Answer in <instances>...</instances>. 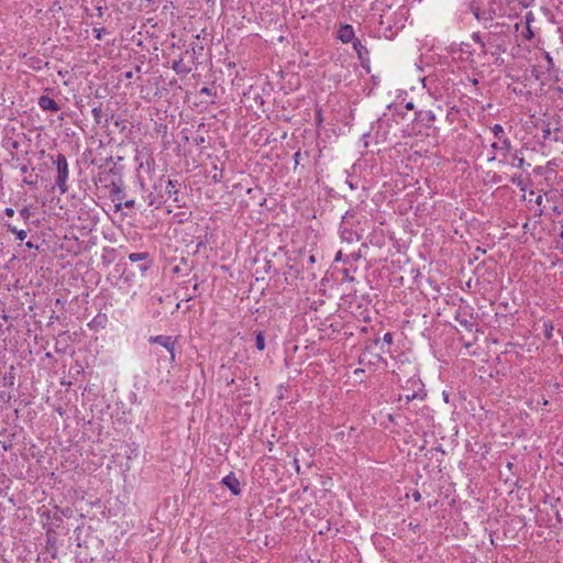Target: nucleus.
Instances as JSON below:
<instances>
[{
    "label": "nucleus",
    "mask_w": 563,
    "mask_h": 563,
    "mask_svg": "<svg viewBox=\"0 0 563 563\" xmlns=\"http://www.w3.org/2000/svg\"><path fill=\"white\" fill-rule=\"evenodd\" d=\"M53 163L56 165V179L55 184L62 195L66 194L69 189L68 187V178H69V167L67 158L64 154H57L55 157H52Z\"/></svg>",
    "instance_id": "1"
},
{
    "label": "nucleus",
    "mask_w": 563,
    "mask_h": 563,
    "mask_svg": "<svg viewBox=\"0 0 563 563\" xmlns=\"http://www.w3.org/2000/svg\"><path fill=\"white\" fill-rule=\"evenodd\" d=\"M148 342L152 344H159L165 347L169 353L170 362H175V346L176 339L168 335H155L148 339Z\"/></svg>",
    "instance_id": "2"
},
{
    "label": "nucleus",
    "mask_w": 563,
    "mask_h": 563,
    "mask_svg": "<svg viewBox=\"0 0 563 563\" xmlns=\"http://www.w3.org/2000/svg\"><path fill=\"white\" fill-rule=\"evenodd\" d=\"M492 132L499 142H501L500 152L504 154L508 153L511 150V142L510 140L505 135V131L501 124L496 123L492 126Z\"/></svg>",
    "instance_id": "3"
},
{
    "label": "nucleus",
    "mask_w": 563,
    "mask_h": 563,
    "mask_svg": "<svg viewBox=\"0 0 563 563\" xmlns=\"http://www.w3.org/2000/svg\"><path fill=\"white\" fill-rule=\"evenodd\" d=\"M336 38L342 43H352L355 40L353 26L350 24H341L338 30Z\"/></svg>",
    "instance_id": "4"
},
{
    "label": "nucleus",
    "mask_w": 563,
    "mask_h": 563,
    "mask_svg": "<svg viewBox=\"0 0 563 563\" xmlns=\"http://www.w3.org/2000/svg\"><path fill=\"white\" fill-rule=\"evenodd\" d=\"M222 484L234 495L241 494L240 481L234 473H230L222 478Z\"/></svg>",
    "instance_id": "5"
},
{
    "label": "nucleus",
    "mask_w": 563,
    "mask_h": 563,
    "mask_svg": "<svg viewBox=\"0 0 563 563\" xmlns=\"http://www.w3.org/2000/svg\"><path fill=\"white\" fill-rule=\"evenodd\" d=\"M505 51L503 46L495 41V36L488 34L486 38V48L484 49V55L490 54L492 56L498 58L500 52Z\"/></svg>",
    "instance_id": "6"
},
{
    "label": "nucleus",
    "mask_w": 563,
    "mask_h": 563,
    "mask_svg": "<svg viewBox=\"0 0 563 563\" xmlns=\"http://www.w3.org/2000/svg\"><path fill=\"white\" fill-rule=\"evenodd\" d=\"M38 107L43 111L57 112L60 110L59 104L51 97L43 95L37 100Z\"/></svg>",
    "instance_id": "7"
},
{
    "label": "nucleus",
    "mask_w": 563,
    "mask_h": 563,
    "mask_svg": "<svg viewBox=\"0 0 563 563\" xmlns=\"http://www.w3.org/2000/svg\"><path fill=\"white\" fill-rule=\"evenodd\" d=\"M353 48L357 54L358 59L363 63L365 59H368V49L367 47L358 40L355 38L353 42Z\"/></svg>",
    "instance_id": "8"
},
{
    "label": "nucleus",
    "mask_w": 563,
    "mask_h": 563,
    "mask_svg": "<svg viewBox=\"0 0 563 563\" xmlns=\"http://www.w3.org/2000/svg\"><path fill=\"white\" fill-rule=\"evenodd\" d=\"M4 227L7 229L8 232L12 233L15 235L16 240L19 241H24L27 236V231L26 230H23V229H18L15 225H13L12 223H4Z\"/></svg>",
    "instance_id": "9"
},
{
    "label": "nucleus",
    "mask_w": 563,
    "mask_h": 563,
    "mask_svg": "<svg viewBox=\"0 0 563 563\" xmlns=\"http://www.w3.org/2000/svg\"><path fill=\"white\" fill-rule=\"evenodd\" d=\"M172 68L178 75H187L190 73V68L185 65L181 58L178 60H174Z\"/></svg>",
    "instance_id": "10"
},
{
    "label": "nucleus",
    "mask_w": 563,
    "mask_h": 563,
    "mask_svg": "<svg viewBox=\"0 0 563 563\" xmlns=\"http://www.w3.org/2000/svg\"><path fill=\"white\" fill-rule=\"evenodd\" d=\"M420 119H421V121L426 122L427 126H431V123L435 121V114L431 110L421 111Z\"/></svg>",
    "instance_id": "11"
},
{
    "label": "nucleus",
    "mask_w": 563,
    "mask_h": 563,
    "mask_svg": "<svg viewBox=\"0 0 563 563\" xmlns=\"http://www.w3.org/2000/svg\"><path fill=\"white\" fill-rule=\"evenodd\" d=\"M150 254L147 252H137V253H131L129 254V260L132 263L142 262L147 260Z\"/></svg>",
    "instance_id": "12"
},
{
    "label": "nucleus",
    "mask_w": 563,
    "mask_h": 563,
    "mask_svg": "<svg viewBox=\"0 0 563 563\" xmlns=\"http://www.w3.org/2000/svg\"><path fill=\"white\" fill-rule=\"evenodd\" d=\"M166 194L172 197L173 195H177L178 194V189H177V181H173V180H167V184H166Z\"/></svg>",
    "instance_id": "13"
},
{
    "label": "nucleus",
    "mask_w": 563,
    "mask_h": 563,
    "mask_svg": "<svg viewBox=\"0 0 563 563\" xmlns=\"http://www.w3.org/2000/svg\"><path fill=\"white\" fill-rule=\"evenodd\" d=\"M255 345L260 351H263L265 349V338L262 332H258L256 334Z\"/></svg>",
    "instance_id": "14"
},
{
    "label": "nucleus",
    "mask_w": 563,
    "mask_h": 563,
    "mask_svg": "<svg viewBox=\"0 0 563 563\" xmlns=\"http://www.w3.org/2000/svg\"><path fill=\"white\" fill-rule=\"evenodd\" d=\"M472 38L482 47V52L484 53V49L486 48V40H483L478 33H473Z\"/></svg>",
    "instance_id": "15"
},
{
    "label": "nucleus",
    "mask_w": 563,
    "mask_h": 563,
    "mask_svg": "<svg viewBox=\"0 0 563 563\" xmlns=\"http://www.w3.org/2000/svg\"><path fill=\"white\" fill-rule=\"evenodd\" d=\"M459 115V110L455 109L454 107L450 108L449 111L446 112V121H449L450 123H453V121L455 120V118Z\"/></svg>",
    "instance_id": "16"
},
{
    "label": "nucleus",
    "mask_w": 563,
    "mask_h": 563,
    "mask_svg": "<svg viewBox=\"0 0 563 563\" xmlns=\"http://www.w3.org/2000/svg\"><path fill=\"white\" fill-rule=\"evenodd\" d=\"M19 216L21 217V219L24 220V222H27L30 220V217H31L30 208L29 207H23L21 210H19Z\"/></svg>",
    "instance_id": "17"
},
{
    "label": "nucleus",
    "mask_w": 563,
    "mask_h": 563,
    "mask_svg": "<svg viewBox=\"0 0 563 563\" xmlns=\"http://www.w3.org/2000/svg\"><path fill=\"white\" fill-rule=\"evenodd\" d=\"M457 52H461L462 54L463 53H467L468 56L472 55V52L470 49L465 51L462 45H459V46L457 45H454V46L452 45L451 46V53L452 54H456Z\"/></svg>",
    "instance_id": "18"
},
{
    "label": "nucleus",
    "mask_w": 563,
    "mask_h": 563,
    "mask_svg": "<svg viewBox=\"0 0 563 563\" xmlns=\"http://www.w3.org/2000/svg\"><path fill=\"white\" fill-rule=\"evenodd\" d=\"M514 161L516 162V167L523 168L526 165V161L523 157L519 156L518 154L514 155Z\"/></svg>",
    "instance_id": "19"
},
{
    "label": "nucleus",
    "mask_w": 563,
    "mask_h": 563,
    "mask_svg": "<svg viewBox=\"0 0 563 563\" xmlns=\"http://www.w3.org/2000/svg\"><path fill=\"white\" fill-rule=\"evenodd\" d=\"M552 331H553V325L551 322H545L544 323V335L547 339H551L552 338Z\"/></svg>",
    "instance_id": "20"
},
{
    "label": "nucleus",
    "mask_w": 563,
    "mask_h": 563,
    "mask_svg": "<svg viewBox=\"0 0 563 563\" xmlns=\"http://www.w3.org/2000/svg\"><path fill=\"white\" fill-rule=\"evenodd\" d=\"M417 394L416 393H412V394H406V395H400L399 396V400H405L406 402H410L412 401L413 399L417 398Z\"/></svg>",
    "instance_id": "21"
},
{
    "label": "nucleus",
    "mask_w": 563,
    "mask_h": 563,
    "mask_svg": "<svg viewBox=\"0 0 563 563\" xmlns=\"http://www.w3.org/2000/svg\"><path fill=\"white\" fill-rule=\"evenodd\" d=\"M384 343L390 345L393 343V334L390 332H387L383 336Z\"/></svg>",
    "instance_id": "22"
},
{
    "label": "nucleus",
    "mask_w": 563,
    "mask_h": 563,
    "mask_svg": "<svg viewBox=\"0 0 563 563\" xmlns=\"http://www.w3.org/2000/svg\"><path fill=\"white\" fill-rule=\"evenodd\" d=\"M525 19H526L527 26H529L530 23L534 20L533 13L532 12L526 13Z\"/></svg>",
    "instance_id": "23"
},
{
    "label": "nucleus",
    "mask_w": 563,
    "mask_h": 563,
    "mask_svg": "<svg viewBox=\"0 0 563 563\" xmlns=\"http://www.w3.org/2000/svg\"><path fill=\"white\" fill-rule=\"evenodd\" d=\"M3 212L7 217H10V218L14 216V210L11 207H7Z\"/></svg>",
    "instance_id": "24"
},
{
    "label": "nucleus",
    "mask_w": 563,
    "mask_h": 563,
    "mask_svg": "<svg viewBox=\"0 0 563 563\" xmlns=\"http://www.w3.org/2000/svg\"><path fill=\"white\" fill-rule=\"evenodd\" d=\"M100 113H101L100 109H98V108L92 109V114H93L95 119L97 120V122H99Z\"/></svg>",
    "instance_id": "25"
},
{
    "label": "nucleus",
    "mask_w": 563,
    "mask_h": 563,
    "mask_svg": "<svg viewBox=\"0 0 563 563\" xmlns=\"http://www.w3.org/2000/svg\"><path fill=\"white\" fill-rule=\"evenodd\" d=\"M300 156H301L300 151H297V152L294 154L292 158H294L295 165H298V164H299V162H300Z\"/></svg>",
    "instance_id": "26"
},
{
    "label": "nucleus",
    "mask_w": 563,
    "mask_h": 563,
    "mask_svg": "<svg viewBox=\"0 0 563 563\" xmlns=\"http://www.w3.org/2000/svg\"><path fill=\"white\" fill-rule=\"evenodd\" d=\"M205 142H206V140H205V137H203V136H199V137H196V139H195V143H196V145L201 146Z\"/></svg>",
    "instance_id": "27"
},
{
    "label": "nucleus",
    "mask_w": 563,
    "mask_h": 563,
    "mask_svg": "<svg viewBox=\"0 0 563 563\" xmlns=\"http://www.w3.org/2000/svg\"><path fill=\"white\" fill-rule=\"evenodd\" d=\"M500 147H501V142H499V141H498V142H494V143L492 144V148H493L494 151H500Z\"/></svg>",
    "instance_id": "28"
},
{
    "label": "nucleus",
    "mask_w": 563,
    "mask_h": 563,
    "mask_svg": "<svg viewBox=\"0 0 563 563\" xmlns=\"http://www.w3.org/2000/svg\"><path fill=\"white\" fill-rule=\"evenodd\" d=\"M412 498H413L415 501H420L421 500V494L418 490H416L412 494Z\"/></svg>",
    "instance_id": "29"
},
{
    "label": "nucleus",
    "mask_w": 563,
    "mask_h": 563,
    "mask_svg": "<svg viewBox=\"0 0 563 563\" xmlns=\"http://www.w3.org/2000/svg\"><path fill=\"white\" fill-rule=\"evenodd\" d=\"M60 515L65 517H69L71 515V509L67 508L64 510H60Z\"/></svg>",
    "instance_id": "30"
},
{
    "label": "nucleus",
    "mask_w": 563,
    "mask_h": 563,
    "mask_svg": "<svg viewBox=\"0 0 563 563\" xmlns=\"http://www.w3.org/2000/svg\"><path fill=\"white\" fill-rule=\"evenodd\" d=\"M103 31H104L103 29H100V30L95 29L96 38L101 40V37H102L101 34H102Z\"/></svg>",
    "instance_id": "31"
},
{
    "label": "nucleus",
    "mask_w": 563,
    "mask_h": 563,
    "mask_svg": "<svg viewBox=\"0 0 563 563\" xmlns=\"http://www.w3.org/2000/svg\"><path fill=\"white\" fill-rule=\"evenodd\" d=\"M532 36H533V33H532L531 27H530V25H529V26H527V34H526V37H527V38H531Z\"/></svg>",
    "instance_id": "32"
},
{
    "label": "nucleus",
    "mask_w": 563,
    "mask_h": 563,
    "mask_svg": "<svg viewBox=\"0 0 563 563\" xmlns=\"http://www.w3.org/2000/svg\"><path fill=\"white\" fill-rule=\"evenodd\" d=\"M25 246H26L27 249H37V246H36L33 242H31V241H27V242L25 243Z\"/></svg>",
    "instance_id": "33"
},
{
    "label": "nucleus",
    "mask_w": 563,
    "mask_h": 563,
    "mask_svg": "<svg viewBox=\"0 0 563 563\" xmlns=\"http://www.w3.org/2000/svg\"><path fill=\"white\" fill-rule=\"evenodd\" d=\"M314 262H316V256H314L313 254L309 255V256H308V263H309L310 265H312V264H314Z\"/></svg>",
    "instance_id": "34"
},
{
    "label": "nucleus",
    "mask_w": 563,
    "mask_h": 563,
    "mask_svg": "<svg viewBox=\"0 0 563 563\" xmlns=\"http://www.w3.org/2000/svg\"><path fill=\"white\" fill-rule=\"evenodd\" d=\"M23 183H24V184H26V185H34V184H35V181H34V180H32L31 178H27V177H25V178L23 179Z\"/></svg>",
    "instance_id": "35"
},
{
    "label": "nucleus",
    "mask_w": 563,
    "mask_h": 563,
    "mask_svg": "<svg viewBox=\"0 0 563 563\" xmlns=\"http://www.w3.org/2000/svg\"><path fill=\"white\" fill-rule=\"evenodd\" d=\"M20 170H21L22 174H26L29 172V166L27 165H22L20 167Z\"/></svg>",
    "instance_id": "36"
},
{
    "label": "nucleus",
    "mask_w": 563,
    "mask_h": 563,
    "mask_svg": "<svg viewBox=\"0 0 563 563\" xmlns=\"http://www.w3.org/2000/svg\"><path fill=\"white\" fill-rule=\"evenodd\" d=\"M124 77H125L126 79H131V78L133 77V71H131V70H130V71H126V73L124 74Z\"/></svg>",
    "instance_id": "37"
},
{
    "label": "nucleus",
    "mask_w": 563,
    "mask_h": 563,
    "mask_svg": "<svg viewBox=\"0 0 563 563\" xmlns=\"http://www.w3.org/2000/svg\"><path fill=\"white\" fill-rule=\"evenodd\" d=\"M550 134V129L543 130V137L547 139Z\"/></svg>",
    "instance_id": "38"
},
{
    "label": "nucleus",
    "mask_w": 563,
    "mask_h": 563,
    "mask_svg": "<svg viewBox=\"0 0 563 563\" xmlns=\"http://www.w3.org/2000/svg\"><path fill=\"white\" fill-rule=\"evenodd\" d=\"M133 205H134L133 200H130V201L125 202V207H128V208L133 207Z\"/></svg>",
    "instance_id": "39"
},
{
    "label": "nucleus",
    "mask_w": 563,
    "mask_h": 563,
    "mask_svg": "<svg viewBox=\"0 0 563 563\" xmlns=\"http://www.w3.org/2000/svg\"><path fill=\"white\" fill-rule=\"evenodd\" d=\"M147 269H148V265H145V264H144V265H141V266H140V271H142V272H145V271H147Z\"/></svg>",
    "instance_id": "40"
},
{
    "label": "nucleus",
    "mask_w": 563,
    "mask_h": 563,
    "mask_svg": "<svg viewBox=\"0 0 563 563\" xmlns=\"http://www.w3.org/2000/svg\"><path fill=\"white\" fill-rule=\"evenodd\" d=\"M344 274H345V277H346L347 280H354V278L349 275L347 271H345Z\"/></svg>",
    "instance_id": "41"
},
{
    "label": "nucleus",
    "mask_w": 563,
    "mask_h": 563,
    "mask_svg": "<svg viewBox=\"0 0 563 563\" xmlns=\"http://www.w3.org/2000/svg\"><path fill=\"white\" fill-rule=\"evenodd\" d=\"M201 93L209 95L210 93V89L205 87V88L201 89Z\"/></svg>",
    "instance_id": "42"
},
{
    "label": "nucleus",
    "mask_w": 563,
    "mask_h": 563,
    "mask_svg": "<svg viewBox=\"0 0 563 563\" xmlns=\"http://www.w3.org/2000/svg\"><path fill=\"white\" fill-rule=\"evenodd\" d=\"M221 177H222L221 175H219V176H218V175L216 174V175H213V177H212V178H213V180H214V181H220Z\"/></svg>",
    "instance_id": "43"
},
{
    "label": "nucleus",
    "mask_w": 563,
    "mask_h": 563,
    "mask_svg": "<svg viewBox=\"0 0 563 563\" xmlns=\"http://www.w3.org/2000/svg\"><path fill=\"white\" fill-rule=\"evenodd\" d=\"M406 108H407L408 110L413 109V103H412V102H408V103L406 104Z\"/></svg>",
    "instance_id": "44"
},
{
    "label": "nucleus",
    "mask_w": 563,
    "mask_h": 563,
    "mask_svg": "<svg viewBox=\"0 0 563 563\" xmlns=\"http://www.w3.org/2000/svg\"><path fill=\"white\" fill-rule=\"evenodd\" d=\"M559 236L563 240V224H561V227H560Z\"/></svg>",
    "instance_id": "45"
},
{
    "label": "nucleus",
    "mask_w": 563,
    "mask_h": 563,
    "mask_svg": "<svg viewBox=\"0 0 563 563\" xmlns=\"http://www.w3.org/2000/svg\"><path fill=\"white\" fill-rule=\"evenodd\" d=\"M18 146H19V143H18L16 141H13V142H12V147H13V148H18Z\"/></svg>",
    "instance_id": "46"
},
{
    "label": "nucleus",
    "mask_w": 563,
    "mask_h": 563,
    "mask_svg": "<svg viewBox=\"0 0 563 563\" xmlns=\"http://www.w3.org/2000/svg\"><path fill=\"white\" fill-rule=\"evenodd\" d=\"M511 181H512L514 184H517V185H519V184H520V183L518 181V179H516L515 177H512Z\"/></svg>",
    "instance_id": "47"
},
{
    "label": "nucleus",
    "mask_w": 563,
    "mask_h": 563,
    "mask_svg": "<svg viewBox=\"0 0 563 563\" xmlns=\"http://www.w3.org/2000/svg\"><path fill=\"white\" fill-rule=\"evenodd\" d=\"M547 59L549 63H552V57L549 54H547Z\"/></svg>",
    "instance_id": "48"
},
{
    "label": "nucleus",
    "mask_w": 563,
    "mask_h": 563,
    "mask_svg": "<svg viewBox=\"0 0 563 563\" xmlns=\"http://www.w3.org/2000/svg\"><path fill=\"white\" fill-rule=\"evenodd\" d=\"M341 258V252H339L335 256V261H339Z\"/></svg>",
    "instance_id": "49"
},
{
    "label": "nucleus",
    "mask_w": 563,
    "mask_h": 563,
    "mask_svg": "<svg viewBox=\"0 0 563 563\" xmlns=\"http://www.w3.org/2000/svg\"><path fill=\"white\" fill-rule=\"evenodd\" d=\"M460 323H461L462 325H465V327L467 325V321H466V320H464V321H460Z\"/></svg>",
    "instance_id": "50"
},
{
    "label": "nucleus",
    "mask_w": 563,
    "mask_h": 563,
    "mask_svg": "<svg viewBox=\"0 0 563 563\" xmlns=\"http://www.w3.org/2000/svg\"><path fill=\"white\" fill-rule=\"evenodd\" d=\"M201 563H207V562H201Z\"/></svg>",
    "instance_id": "51"
}]
</instances>
